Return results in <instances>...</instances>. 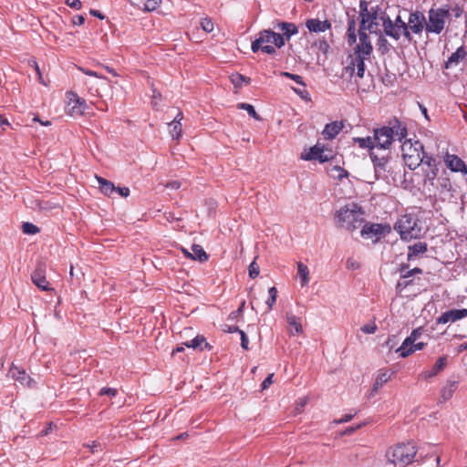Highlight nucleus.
Returning <instances> with one entry per match:
<instances>
[{
  "label": "nucleus",
  "instance_id": "f8f14e48",
  "mask_svg": "<svg viewBox=\"0 0 467 467\" xmlns=\"http://www.w3.org/2000/svg\"><path fill=\"white\" fill-rule=\"evenodd\" d=\"M358 36L359 43L357 45V47L354 49V52L351 55L359 56V57L365 63V60L369 58L373 47L370 41L368 40V36L366 32L359 30Z\"/></svg>",
  "mask_w": 467,
  "mask_h": 467
},
{
  "label": "nucleus",
  "instance_id": "4d7b16f0",
  "mask_svg": "<svg viewBox=\"0 0 467 467\" xmlns=\"http://www.w3.org/2000/svg\"><path fill=\"white\" fill-rule=\"evenodd\" d=\"M239 334H240V337H241V346L244 349H248V344H249V340H248V337L246 336V334L241 330L239 331Z\"/></svg>",
  "mask_w": 467,
  "mask_h": 467
},
{
  "label": "nucleus",
  "instance_id": "49530a36",
  "mask_svg": "<svg viewBox=\"0 0 467 467\" xmlns=\"http://www.w3.org/2000/svg\"><path fill=\"white\" fill-rule=\"evenodd\" d=\"M238 109H242L247 111V113L253 117L255 119H260L259 116L257 115L254 108L251 104L247 103H240L238 104Z\"/></svg>",
  "mask_w": 467,
  "mask_h": 467
},
{
  "label": "nucleus",
  "instance_id": "603ef678",
  "mask_svg": "<svg viewBox=\"0 0 467 467\" xmlns=\"http://www.w3.org/2000/svg\"><path fill=\"white\" fill-rule=\"evenodd\" d=\"M249 276L251 278H255L258 276L260 273L259 265L256 264L255 260H254L249 265Z\"/></svg>",
  "mask_w": 467,
  "mask_h": 467
},
{
  "label": "nucleus",
  "instance_id": "0e129e2a",
  "mask_svg": "<svg viewBox=\"0 0 467 467\" xmlns=\"http://www.w3.org/2000/svg\"><path fill=\"white\" fill-rule=\"evenodd\" d=\"M329 48V45L327 41L323 40L318 43V49L323 53H327Z\"/></svg>",
  "mask_w": 467,
  "mask_h": 467
},
{
  "label": "nucleus",
  "instance_id": "b1692460",
  "mask_svg": "<svg viewBox=\"0 0 467 467\" xmlns=\"http://www.w3.org/2000/svg\"><path fill=\"white\" fill-rule=\"evenodd\" d=\"M183 345L187 348H192L193 349L203 350L204 348L211 349L212 347L209 343L206 342V339L203 336L197 335L193 339L190 341H186Z\"/></svg>",
  "mask_w": 467,
  "mask_h": 467
},
{
  "label": "nucleus",
  "instance_id": "f704fd0d",
  "mask_svg": "<svg viewBox=\"0 0 467 467\" xmlns=\"http://www.w3.org/2000/svg\"><path fill=\"white\" fill-rule=\"evenodd\" d=\"M424 347H425V343H423V342H419V343L414 342L412 345L407 347L403 350L397 349V352L400 353V356L401 358H407L408 356L414 353L415 351L422 349Z\"/></svg>",
  "mask_w": 467,
  "mask_h": 467
},
{
  "label": "nucleus",
  "instance_id": "9b49d317",
  "mask_svg": "<svg viewBox=\"0 0 467 467\" xmlns=\"http://www.w3.org/2000/svg\"><path fill=\"white\" fill-rule=\"evenodd\" d=\"M389 230V227L380 223H366L363 225L360 234L363 238L371 239L373 243H376L383 237Z\"/></svg>",
  "mask_w": 467,
  "mask_h": 467
},
{
  "label": "nucleus",
  "instance_id": "aec40b11",
  "mask_svg": "<svg viewBox=\"0 0 467 467\" xmlns=\"http://www.w3.org/2000/svg\"><path fill=\"white\" fill-rule=\"evenodd\" d=\"M10 376L16 381L28 387L32 386V379L26 373L25 370L20 369L18 367L13 366L9 370Z\"/></svg>",
  "mask_w": 467,
  "mask_h": 467
},
{
  "label": "nucleus",
  "instance_id": "09e8293b",
  "mask_svg": "<svg viewBox=\"0 0 467 467\" xmlns=\"http://www.w3.org/2000/svg\"><path fill=\"white\" fill-rule=\"evenodd\" d=\"M281 76L288 78L294 80L296 83L301 85L302 87L306 86V84L303 81L302 77L299 76V75L292 74V73H289V72H281Z\"/></svg>",
  "mask_w": 467,
  "mask_h": 467
},
{
  "label": "nucleus",
  "instance_id": "052dcab7",
  "mask_svg": "<svg viewBox=\"0 0 467 467\" xmlns=\"http://www.w3.org/2000/svg\"><path fill=\"white\" fill-rule=\"evenodd\" d=\"M117 393V389H111V388H102L99 391V394L100 395H109V396H115Z\"/></svg>",
  "mask_w": 467,
  "mask_h": 467
},
{
  "label": "nucleus",
  "instance_id": "5701e85b",
  "mask_svg": "<svg viewBox=\"0 0 467 467\" xmlns=\"http://www.w3.org/2000/svg\"><path fill=\"white\" fill-rule=\"evenodd\" d=\"M343 127V123L340 121H333L328 123L325 126L323 136L327 140H332L339 133Z\"/></svg>",
  "mask_w": 467,
  "mask_h": 467
},
{
  "label": "nucleus",
  "instance_id": "864d4df0",
  "mask_svg": "<svg viewBox=\"0 0 467 467\" xmlns=\"http://www.w3.org/2000/svg\"><path fill=\"white\" fill-rule=\"evenodd\" d=\"M333 158V154L331 150H327L323 149V153H320L318 156V160L320 162H326Z\"/></svg>",
  "mask_w": 467,
  "mask_h": 467
},
{
  "label": "nucleus",
  "instance_id": "8fccbe9b",
  "mask_svg": "<svg viewBox=\"0 0 467 467\" xmlns=\"http://www.w3.org/2000/svg\"><path fill=\"white\" fill-rule=\"evenodd\" d=\"M378 49L382 54L388 52L389 50V44L388 43L387 39L383 36H379L378 40Z\"/></svg>",
  "mask_w": 467,
  "mask_h": 467
},
{
  "label": "nucleus",
  "instance_id": "c756f323",
  "mask_svg": "<svg viewBox=\"0 0 467 467\" xmlns=\"http://www.w3.org/2000/svg\"><path fill=\"white\" fill-rule=\"evenodd\" d=\"M285 317L287 324L290 327L294 328L296 334H301L303 332L300 317L290 312L286 313Z\"/></svg>",
  "mask_w": 467,
  "mask_h": 467
},
{
  "label": "nucleus",
  "instance_id": "f257e3e1",
  "mask_svg": "<svg viewBox=\"0 0 467 467\" xmlns=\"http://www.w3.org/2000/svg\"><path fill=\"white\" fill-rule=\"evenodd\" d=\"M364 213L362 207L358 204L348 203L336 212L335 223L338 228L353 232L365 223Z\"/></svg>",
  "mask_w": 467,
  "mask_h": 467
},
{
  "label": "nucleus",
  "instance_id": "ea45409f",
  "mask_svg": "<svg viewBox=\"0 0 467 467\" xmlns=\"http://www.w3.org/2000/svg\"><path fill=\"white\" fill-rule=\"evenodd\" d=\"M169 128L171 136L175 140H179L182 131V123L178 122L177 120H172L169 123Z\"/></svg>",
  "mask_w": 467,
  "mask_h": 467
},
{
  "label": "nucleus",
  "instance_id": "f3484780",
  "mask_svg": "<svg viewBox=\"0 0 467 467\" xmlns=\"http://www.w3.org/2000/svg\"><path fill=\"white\" fill-rule=\"evenodd\" d=\"M444 162L451 171H461L464 174H467V167L465 163L456 155L454 154H446L444 157Z\"/></svg>",
  "mask_w": 467,
  "mask_h": 467
},
{
  "label": "nucleus",
  "instance_id": "6e6552de",
  "mask_svg": "<svg viewBox=\"0 0 467 467\" xmlns=\"http://www.w3.org/2000/svg\"><path fill=\"white\" fill-rule=\"evenodd\" d=\"M369 157L373 162L376 179L389 181L394 167L390 165L388 156H378L370 151Z\"/></svg>",
  "mask_w": 467,
  "mask_h": 467
},
{
  "label": "nucleus",
  "instance_id": "cd10ccee",
  "mask_svg": "<svg viewBox=\"0 0 467 467\" xmlns=\"http://www.w3.org/2000/svg\"><path fill=\"white\" fill-rule=\"evenodd\" d=\"M96 178L99 184V190L103 194L110 196L114 192H116V187L113 182L101 177L96 176Z\"/></svg>",
  "mask_w": 467,
  "mask_h": 467
},
{
  "label": "nucleus",
  "instance_id": "e2e57ef3",
  "mask_svg": "<svg viewBox=\"0 0 467 467\" xmlns=\"http://www.w3.org/2000/svg\"><path fill=\"white\" fill-rule=\"evenodd\" d=\"M116 192H119V194L122 197H127L130 194V189L127 187H119L116 188Z\"/></svg>",
  "mask_w": 467,
  "mask_h": 467
},
{
  "label": "nucleus",
  "instance_id": "3c124183",
  "mask_svg": "<svg viewBox=\"0 0 467 467\" xmlns=\"http://www.w3.org/2000/svg\"><path fill=\"white\" fill-rule=\"evenodd\" d=\"M201 26L206 33H210L213 30V23L208 17H205L201 21Z\"/></svg>",
  "mask_w": 467,
  "mask_h": 467
},
{
  "label": "nucleus",
  "instance_id": "774afa93",
  "mask_svg": "<svg viewBox=\"0 0 467 467\" xmlns=\"http://www.w3.org/2000/svg\"><path fill=\"white\" fill-rule=\"evenodd\" d=\"M166 187L171 188L173 190H178L181 187V182L178 181H173V182H168L166 184Z\"/></svg>",
  "mask_w": 467,
  "mask_h": 467
},
{
  "label": "nucleus",
  "instance_id": "2f4dec72",
  "mask_svg": "<svg viewBox=\"0 0 467 467\" xmlns=\"http://www.w3.org/2000/svg\"><path fill=\"white\" fill-rule=\"evenodd\" d=\"M422 332V327H418L412 330L410 335L407 338H405V340L402 342L401 346L398 348V350H403L407 347L412 345L421 336Z\"/></svg>",
  "mask_w": 467,
  "mask_h": 467
},
{
  "label": "nucleus",
  "instance_id": "2eb2a0df",
  "mask_svg": "<svg viewBox=\"0 0 467 467\" xmlns=\"http://www.w3.org/2000/svg\"><path fill=\"white\" fill-rule=\"evenodd\" d=\"M32 282L41 290H50L49 283L45 275V266L40 264L31 275Z\"/></svg>",
  "mask_w": 467,
  "mask_h": 467
},
{
  "label": "nucleus",
  "instance_id": "0eeeda50",
  "mask_svg": "<svg viewBox=\"0 0 467 467\" xmlns=\"http://www.w3.org/2000/svg\"><path fill=\"white\" fill-rule=\"evenodd\" d=\"M380 8L379 5H369V3L361 0L359 2V16L361 17L360 29L372 31L374 26H378Z\"/></svg>",
  "mask_w": 467,
  "mask_h": 467
},
{
  "label": "nucleus",
  "instance_id": "37998d69",
  "mask_svg": "<svg viewBox=\"0 0 467 467\" xmlns=\"http://www.w3.org/2000/svg\"><path fill=\"white\" fill-rule=\"evenodd\" d=\"M392 25H397L403 29V36L408 41H410L412 39L411 34L410 33L409 28L407 27V23L403 21L400 16H397L395 21H392Z\"/></svg>",
  "mask_w": 467,
  "mask_h": 467
},
{
  "label": "nucleus",
  "instance_id": "680f3d73",
  "mask_svg": "<svg viewBox=\"0 0 467 467\" xmlns=\"http://www.w3.org/2000/svg\"><path fill=\"white\" fill-rule=\"evenodd\" d=\"M274 374L268 375L262 383V389H266L273 383Z\"/></svg>",
  "mask_w": 467,
  "mask_h": 467
},
{
  "label": "nucleus",
  "instance_id": "69168bd1",
  "mask_svg": "<svg viewBox=\"0 0 467 467\" xmlns=\"http://www.w3.org/2000/svg\"><path fill=\"white\" fill-rule=\"evenodd\" d=\"M85 22L83 16L78 15L73 17V24L76 26H81Z\"/></svg>",
  "mask_w": 467,
  "mask_h": 467
},
{
  "label": "nucleus",
  "instance_id": "9d476101",
  "mask_svg": "<svg viewBox=\"0 0 467 467\" xmlns=\"http://www.w3.org/2000/svg\"><path fill=\"white\" fill-rule=\"evenodd\" d=\"M67 111L71 116H81L83 115L87 109L88 105L84 99L80 98L77 93L68 92L67 93Z\"/></svg>",
  "mask_w": 467,
  "mask_h": 467
},
{
  "label": "nucleus",
  "instance_id": "4468645a",
  "mask_svg": "<svg viewBox=\"0 0 467 467\" xmlns=\"http://www.w3.org/2000/svg\"><path fill=\"white\" fill-rule=\"evenodd\" d=\"M258 38L262 45L274 44L277 48H281L285 44V40H284V36H282L281 34L275 33L270 29L261 31Z\"/></svg>",
  "mask_w": 467,
  "mask_h": 467
},
{
  "label": "nucleus",
  "instance_id": "f03ea898",
  "mask_svg": "<svg viewBox=\"0 0 467 467\" xmlns=\"http://www.w3.org/2000/svg\"><path fill=\"white\" fill-rule=\"evenodd\" d=\"M407 136V128L398 119L389 120L388 126L374 130V140L377 148L388 149L397 139L401 141Z\"/></svg>",
  "mask_w": 467,
  "mask_h": 467
},
{
  "label": "nucleus",
  "instance_id": "79ce46f5",
  "mask_svg": "<svg viewBox=\"0 0 467 467\" xmlns=\"http://www.w3.org/2000/svg\"><path fill=\"white\" fill-rule=\"evenodd\" d=\"M329 175L334 179L342 180L343 178L348 177V172L341 167L336 165L329 170Z\"/></svg>",
  "mask_w": 467,
  "mask_h": 467
},
{
  "label": "nucleus",
  "instance_id": "c85d7f7f",
  "mask_svg": "<svg viewBox=\"0 0 467 467\" xmlns=\"http://www.w3.org/2000/svg\"><path fill=\"white\" fill-rule=\"evenodd\" d=\"M320 153H323V148L318 144L311 147L307 151L301 153V159L305 161H317Z\"/></svg>",
  "mask_w": 467,
  "mask_h": 467
},
{
  "label": "nucleus",
  "instance_id": "a211bd4d",
  "mask_svg": "<svg viewBox=\"0 0 467 467\" xmlns=\"http://www.w3.org/2000/svg\"><path fill=\"white\" fill-rule=\"evenodd\" d=\"M381 19L383 20L384 32L387 36L395 40H399L403 36V29L397 25H392V20L389 17Z\"/></svg>",
  "mask_w": 467,
  "mask_h": 467
},
{
  "label": "nucleus",
  "instance_id": "a878e982",
  "mask_svg": "<svg viewBox=\"0 0 467 467\" xmlns=\"http://www.w3.org/2000/svg\"><path fill=\"white\" fill-rule=\"evenodd\" d=\"M456 384L457 382L456 381H451L449 380L446 385L442 388L441 391V402H445L447 400H449L455 389H456Z\"/></svg>",
  "mask_w": 467,
  "mask_h": 467
},
{
  "label": "nucleus",
  "instance_id": "423d86ee",
  "mask_svg": "<svg viewBox=\"0 0 467 467\" xmlns=\"http://www.w3.org/2000/svg\"><path fill=\"white\" fill-rule=\"evenodd\" d=\"M394 229L400 234L403 240L418 238L421 232L418 220L410 214L401 216L395 223Z\"/></svg>",
  "mask_w": 467,
  "mask_h": 467
},
{
  "label": "nucleus",
  "instance_id": "de8ad7c7",
  "mask_svg": "<svg viewBox=\"0 0 467 467\" xmlns=\"http://www.w3.org/2000/svg\"><path fill=\"white\" fill-rule=\"evenodd\" d=\"M22 229H23V233L26 234H35L39 232V229L37 228V226H36L35 224H33L31 223H24Z\"/></svg>",
  "mask_w": 467,
  "mask_h": 467
},
{
  "label": "nucleus",
  "instance_id": "7ed1b4c3",
  "mask_svg": "<svg viewBox=\"0 0 467 467\" xmlns=\"http://www.w3.org/2000/svg\"><path fill=\"white\" fill-rule=\"evenodd\" d=\"M417 450L412 443H402L389 449L387 453V461L394 467H405L413 462Z\"/></svg>",
  "mask_w": 467,
  "mask_h": 467
},
{
  "label": "nucleus",
  "instance_id": "ddd939ff",
  "mask_svg": "<svg viewBox=\"0 0 467 467\" xmlns=\"http://www.w3.org/2000/svg\"><path fill=\"white\" fill-rule=\"evenodd\" d=\"M407 27L410 33L412 32L416 35H420L423 30L426 31V17L423 13L420 11L411 12L407 22Z\"/></svg>",
  "mask_w": 467,
  "mask_h": 467
},
{
  "label": "nucleus",
  "instance_id": "c9c22d12",
  "mask_svg": "<svg viewBox=\"0 0 467 467\" xmlns=\"http://www.w3.org/2000/svg\"><path fill=\"white\" fill-rule=\"evenodd\" d=\"M297 273L301 278L302 286L306 285L309 282V271L307 266L301 262L297 263Z\"/></svg>",
  "mask_w": 467,
  "mask_h": 467
},
{
  "label": "nucleus",
  "instance_id": "13d9d810",
  "mask_svg": "<svg viewBox=\"0 0 467 467\" xmlns=\"http://www.w3.org/2000/svg\"><path fill=\"white\" fill-rule=\"evenodd\" d=\"M293 90L301 98L304 99H309V94L305 88H293Z\"/></svg>",
  "mask_w": 467,
  "mask_h": 467
},
{
  "label": "nucleus",
  "instance_id": "bf43d9fd",
  "mask_svg": "<svg viewBox=\"0 0 467 467\" xmlns=\"http://www.w3.org/2000/svg\"><path fill=\"white\" fill-rule=\"evenodd\" d=\"M223 331V332H227V333H234V332H238L241 331L238 327L236 326H232V325H227V324H224L222 327Z\"/></svg>",
  "mask_w": 467,
  "mask_h": 467
},
{
  "label": "nucleus",
  "instance_id": "7c9ffc66",
  "mask_svg": "<svg viewBox=\"0 0 467 467\" xmlns=\"http://www.w3.org/2000/svg\"><path fill=\"white\" fill-rule=\"evenodd\" d=\"M427 251V244L418 242L409 246L408 259L410 260L412 257L419 254H424Z\"/></svg>",
  "mask_w": 467,
  "mask_h": 467
},
{
  "label": "nucleus",
  "instance_id": "6ab92c4d",
  "mask_svg": "<svg viewBox=\"0 0 467 467\" xmlns=\"http://www.w3.org/2000/svg\"><path fill=\"white\" fill-rule=\"evenodd\" d=\"M306 26L310 32L320 33L331 27V24L328 20H319L317 18L307 19Z\"/></svg>",
  "mask_w": 467,
  "mask_h": 467
},
{
  "label": "nucleus",
  "instance_id": "bb28decb",
  "mask_svg": "<svg viewBox=\"0 0 467 467\" xmlns=\"http://www.w3.org/2000/svg\"><path fill=\"white\" fill-rule=\"evenodd\" d=\"M466 56V51L463 47H460L457 48L455 52H453L448 58L446 62V68L451 67V65H457L461 60H462Z\"/></svg>",
  "mask_w": 467,
  "mask_h": 467
},
{
  "label": "nucleus",
  "instance_id": "20e7f679",
  "mask_svg": "<svg viewBox=\"0 0 467 467\" xmlns=\"http://www.w3.org/2000/svg\"><path fill=\"white\" fill-rule=\"evenodd\" d=\"M450 16L451 7L448 5L437 8L431 7L428 11V20L426 19V33L440 35L445 28Z\"/></svg>",
  "mask_w": 467,
  "mask_h": 467
},
{
  "label": "nucleus",
  "instance_id": "a18cd8bd",
  "mask_svg": "<svg viewBox=\"0 0 467 467\" xmlns=\"http://www.w3.org/2000/svg\"><path fill=\"white\" fill-rule=\"evenodd\" d=\"M268 294H269V296H268V299L266 301V304L268 306V309H272L273 306L276 302L277 289L275 286H273V287L269 288Z\"/></svg>",
  "mask_w": 467,
  "mask_h": 467
},
{
  "label": "nucleus",
  "instance_id": "5fc2aeb1",
  "mask_svg": "<svg viewBox=\"0 0 467 467\" xmlns=\"http://www.w3.org/2000/svg\"><path fill=\"white\" fill-rule=\"evenodd\" d=\"M360 329L362 332H364L366 334H373L377 330V326L375 323H369V324L364 325Z\"/></svg>",
  "mask_w": 467,
  "mask_h": 467
},
{
  "label": "nucleus",
  "instance_id": "a19ab883",
  "mask_svg": "<svg viewBox=\"0 0 467 467\" xmlns=\"http://www.w3.org/2000/svg\"><path fill=\"white\" fill-rule=\"evenodd\" d=\"M348 42L349 45H353L357 41V36H356V22L354 19H351L348 22Z\"/></svg>",
  "mask_w": 467,
  "mask_h": 467
},
{
  "label": "nucleus",
  "instance_id": "c03bdc74",
  "mask_svg": "<svg viewBox=\"0 0 467 467\" xmlns=\"http://www.w3.org/2000/svg\"><path fill=\"white\" fill-rule=\"evenodd\" d=\"M231 82L234 84L235 88H241L243 83H249L250 78H247L244 76L236 73L231 76Z\"/></svg>",
  "mask_w": 467,
  "mask_h": 467
},
{
  "label": "nucleus",
  "instance_id": "4be33fe9",
  "mask_svg": "<svg viewBox=\"0 0 467 467\" xmlns=\"http://www.w3.org/2000/svg\"><path fill=\"white\" fill-rule=\"evenodd\" d=\"M447 358L446 357H441L437 359L436 363L432 367L431 370H427L422 372L420 377L424 379H429L434 376H436L440 371H441L446 366Z\"/></svg>",
  "mask_w": 467,
  "mask_h": 467
},
{
  "label": "nucleus",
  "instance_id": "39448f33",
  "mask_svg": "<svg viewBox=\"0 0 467 467\" xmlns=\"http://www.w3.org/2000/svg\"><path fill=\"white\" fill-rule=\"evenodd\" d=\"M402 157L405 164L410 170H415L423 161V145L416 140L412 142L410 140L403 142L402 147Z\"/></svg>",
  "mask_w": 467,
  "mask_h": 467
},
{
  "label": "nucleus",
  "instance_id": "dca6fc26",
  "mask_svg": "<svg viewBox=\"0 0 467 467\" xmlns=\"http://www.w3.org/2000/svg\"><path fill=\"white\" fill-rule=\"evenodd\" d=\"M463 317H467V309H451L444 312L438 319V324H446L448 322H455Z\"/></svg>",
  "mask_w": 467,
  "mask_h": 467
},
{
  "label": "nucleus",
  "instance_id": "393cba45",
  "mask_svg": "<svg viewBox=\"0 0 467 467\" xmlns=\"http://www.w3.org/2000/svg\"><path fill=\"white\" fill-rule=\"evenodd\" d=\"M391 375L392 373H389L388 370H379L373 385L372 392H377L382 388V386L390 379Z\"/></svg>",
  "mask_w": 467,
  "mask_h": 467
},
{
  "label": "nucleus",
  "instance_id": "338daca9",
  "mask_svg": "<svg viewBox=\"0 0 467 467\" xmlns=\"http://www.w3.org/2000/svg\"><path fill=\"white\" fill-rule=\"evenodd\" d=\"M241 316V310H235L230 313L228 319L231 321L236 320Z\"/></svg>",
  "mask_w": 467,
  "mask_h": 467
},
{
  "label": "nucleus",
  "instance_id": "6e6d98bb",
  "mask_svg": "<svg viewBox=\"0 0 467 467\" xmlns=\"http://www.w3.org/2000/svg\"><path fill=\"white\" fill-rule=\"evenodd\" d=\"M66 4L73 8V9H76V10H79L82 6V4H81V1L80 0H66Z\"/></svg>",
  "mask_w": 467,
  "mask_h": 467
},
{
  "label": "nucleus",
  "instance_id": "1a4fd4ad",
  "mask_svg": "<svg viewBox=\"0 0 467 467\" xmlns=\"http://www.w3.org/2000/svg\"><path fill=\"white\" fill-rule=\"evenodd\" d=\"M347 65L343 68L342 75L352 78L355 74L358 78H363L365 74V63L359 56H348L346 60Z\"/></svg>",
  "mask_w": 467,
  "mask_h": 467
},
{
  "label": "nucleus",
  "instance_id": "58836bf2",
  "mask_svg": "<svg viewBox=\"0 0 467 467\" xmlns=\"http://www.w3.org/2000/svg\"><path fill=\"white\" fill-rule=\"evenodd\" d=\"M423 156H424V160H423L422 163L428 165V167H430L431 169V175L428 174V177L430 179H434L438 173V169L436 167V160L431 156L426 155L424 152H423Z\"/></svg>",
  "mask_w": 467,
  "mask_h": 467
},
{
  "label": "nucleus",
  "instance_id": "72a5a7b5",
  "mask_svg": "<svg viewBox=\"0 0 467 467\" xmlns=\"http://www.w3.org/2000/svg\"><path fill=\"white\" fill-rule=\"evenodd\" d=\"M191 258L194 260H199L200 262H204L208 259V255L202 247L199 244H192V247Z\"/></svg>",
  "mask_w": 467,
  "mask_h": 467
},
{
  "label": "nucleus",
  "instance_id": "473e14b6",
  "mask_svg": "<svg viewBox=\"0 0 467 467\" xmlns=\"http://www.w3.org/2000/svg\"><path fill=\"white\" fill-rule=\"evenodd\" d=\"M251 48H252V51L254 52V53L257 52L260 49L263 52H265L266 54H269V55H273V54L275 53V47L274 46H271V45H262V43L260 42L259 38H256L254 41H253Z\"/></svg>",
  "mask_w": 467,
  "mask_h": 467
},
{
  "label": "nucleus",
  "instance_id": "e433bc0d",
  "mask_svg": "<svg viewBox=\"0 0 467 467\" xmlns=\"http://www.w3.org/2000/svg\"><path fill=\"white\" fill-rule=\"evenodd\" d=\"M355 142L358 144V146L362 149H369L373 150L376 147L374 136L373 137H366V138H355Z\"/></svg>",
  "mask_w": 467,
  "mask_h": 467
},
{
  "label": "nucleus",
  "instance_id": "4c0bfd02",
  "mask_svg": "<svg viewBox=\"0 0 467 467\" xmlns=\"http://www.w3.org/2000/svg\"><path fill=\"white\" fill-rule=\"evenodd\" d=\"M160 3V0H139V3H135V5L145 11H153L159 6Z\"/></svg>",
  "mask_w": 467,
  "mask_h": 467
},
{
  "label": "nucleus",
  "instance_id": "412c9836",
  "mask_svg": "<svg viewBox=\"0 0 467 467\" xmlns=\"http://www.w3.org/2000/svg\"><path fill=\"white\" fill-rule=\"evenodd\" d=\"M275 28L280 30L283 34L284 40H289L292 36L296 35L298 33V28L294 23L289 22H278Z\"/></svg>",
  "mask_w": 467,
  "mask_h": 467
}]
</instances>
